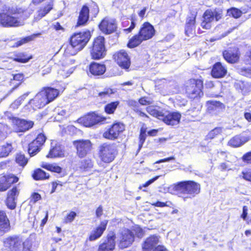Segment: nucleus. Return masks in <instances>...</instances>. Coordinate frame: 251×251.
Listing matches in <instances>:
<instances>
[{
	"mask_svg": "<svg viewBox=\"0 0 251 251\" xmlns=\"http://www.w3.org/2000/svg\"><path fill=\"white\" fill-rule=\"evenodd\" d=\"M25 12L24 8L16 5L5 7L0 12V25L4 27H15L23 25L20 19Z\"/></svg>",
	"mask_w": 251,
	"mask_h": 251,
	"instance_id": "obj_1",
	"label": "nucleus"
},
{
	"mask_svg": "<svg viewBox=\"0 0 251 251\" xmlns=\"http://www.w3.org/2000/svg\"><path fill=\"white\" fill-rule=\"evenodd\" d=\"M90 38L91 34L89 31L74 33L71 37L70 45L65 49V53L75 55L86 46Z\"/></svg>",
	"mask_w": 251,
	"mask_h": 251,
	"instance_id": "obj_2",
	"label": "nucleus"
},
{
	"mask_svg": "<svg viewBox=\"0 0 251 251\" xmlns=\"http://www.w3.org/2000/svg\"><path fill=\"white\" fill-rule=\"evenodd\" d=\"M155 32L154 27L150 23H144L141 26L138 34L130 39L127 45L128 47L133 48L138 46L143 41L152 38Z\"/></svg>",
	"mask_w": 251,
	"mask_h": 251,
	"instance_id": "obj_3",
	"label": "nucleus"
},
{
	"mask_svg": "<svg viewBox=\"0 0 251 251\" xmlns=\"http://www.w3.org/2000/svg\"><path fill=\"white\" fill-rule=\"evenodd\" d=\"M175 187L176 190L180 192L179 196L184 201L193 198L200 192V185L193 181L181 182Z\"/></svg>",
	"mask_w": 251,
	"mask_h": 251,
	"instance_id": "obj_4",
	"label": "nucleus"
},
{
	"mask_svg": "<svg viewBox=\"0 0 251 251\" xmlns=\"http://www.w3.org/2000/svg\"><path fill=\"white\" fill-rule=\"evenodd\" d=\"M203 82L201 79H191L185 84V93L187 97L194 99L203 95Z\"/></svg>",
	"mask_w": 251,
	"mask_h": 251,
	"instance_id": "obj_5",
	"label": "nucleus"
},
{
	"mask_svg": "<svg viewBox=\"0 0 251 251\" xmlns=\"http://www.w3.org/2000/svg\"><path fill=\"white\" fill-rule=\"evenodd\" d=\"M104 40V38L102 36H99L94 40L90 50L91 55L93 59H100L103 58L105 55Z\"/></svg>",
	"mask_w": 251,
	"mask_h": 251,
	"instance_id": "obj_6",
	"label": "nucleus"
},
{
	"mask_svg": "<svg viewBox=\"0 0 251 251\" xmlns=\"http://www.w3.org/2000/svg\"><path fill=\"white\" fill-rule=\"evenodd\" d=\"M100 154L101 160L105 163L112 161L115 156L116 148L114 144L104 143L100 148Z\"/></svg>",
	"mask_w": 251,
	"mask_h": 251,
	"instance_id": "obj_7",
	"label": "nucleus"
},
{
	"mask_svg": "<svg viewBox=\"0 0 251 251\" xmlns=\"http://www.w3.org/2000/svg\"><path fill=\"white\" fill-rule=\"evenodd\" d=\"M73 143L76 148V153L80 158L85 156L92 148V144L88 140H76Z\"/></svg>",
	"mask_w": 251,
	"mask_h": 251,
	"instance_id": "obj_8",
	"label": "nucleus"
},
{
	"mask_svg": "<svg viewBox=\"0 0 251 251\" xmlns=\"http://www.w3.org/2000/svg\"><path fill=\"white\" fill-rule=\"evenodd\" d=\"M119 238V247L124 249L130 246L134 240L133 233L128 229L122 230Z\"/></svg>",
	"mask_w": 251,
	"mask_h": 251,
	"instance_id": "obj_9",
	"label": "nucleus"
},
{
	"mask_svg": "<svg viewBox=\"0 0 251 251\" xmlns=\"http://www.w3.org/2000/svg\"><path fill=\"white\" fill-rule=\"evenodd\" d=\"M23 241L18 236H10L4 239L3 244L5 248L11 251H20Z\"/></svg>",
	"mask_w": 251,
	"mask_h": 251,
	"instance_id": "obj_10",
	"label": "nucleus"
},
{
	"mask_svg": "<svg viewBox=\"0 0 251 251\" xmlns=\"http://www.w3.org/2000/svg\"><path fill=\"white\" fill-rule=\"evenodd\" d=\"M125 130V126L121 123H115L103 134V136L107 139H117L119 134Z\"/></svg>",
	"mask_w": 251,
	"mask_h": 251,
	"instance_id": "obj_11",
	"label": "nucleus"
},
{
	"mask_svg": "<svg viewBox=\"0 0 251 251\" xmlns=\"http://www.w3.org/2000/svg\"><path fill=\"white\" fill-rule=\"evenodd\" d=\"M12 122L13 129L17 132L25 131L32 127L34 125L32 121H27L16 118H13Z\"/></svg>",
	"mask_w": 251,
	"mask_h": 251,
	"instance_id": "obj_12",
	"label": "nucleus"
},
{
	"mask_svg": "<svg viewBox=\"0 0 251 251\" xmlns=\"http://www.w3.org/2000/svg\"><path fill=\"white\" fill-rule=\"evenodd\" d=\"M46 140L44 134L40 133L37 138L29 144L28 153L30 156L35 155L40 151V147L44 144Z\"/></svg>",
	"mask_w": 251,
	"mask_h": 251,
	"instance_id": "obj_13",
	"label": "nucleus"
},
{
	"mask_svg": "<svg viewBox=\"0 0 251 251\" xmlns=\"http://www.w3.org/2000/svg\"><path fill=\"white\" fill-rule=\"evenodd\" d=\"M114 59L122 68L127 69L130 65V58L127 52L121 50L115 53L114 55Z\"/></svg>",
	"mask_w": 251,
	"mask_h": 251,
	"instance_id": "obj_14",
	"label": "nucleus"
},
{
	"mask_svg": "<svg viewBox=\"0 0 251 251\" xmlns=\"http://www.w3.org/2000/svg\"><path fill=\"white\" fill-rule=\"evenodd\" d=\"M105 118H102L95 113L88 114L83 117L80 118L78 120L79 123H82L86 127H90L96 124L102 122Z\"/></svg>",
	"mask_w": 251,
	"mask_h": 251,
	"instance_id": "obj_15",
	"label": "nucleus"
},
{
	"mask_svg": "<svg viewBox=\"0 0 251 251\" xmlns=\"http://www.w3.org/2000/svg\"><path fill=\"white\" fill-rule=\"evenodd\" d=\"M100 30L105 34H111L116 31L117 24L115 20L104 18L99 25Z\"/></svg>",
	"mask_w": 251,
	"mask_h": 251,
	"instance_id": "obj_16",
	"label": "nucleus"
},
{
	"mask_svg": "<svg viewBox=\"0 0 251 251\" xmlns=\"http://www.w3.org/2000/svg\"><path fill=\"white\" fill-rule=\"evenodd\" d=\"M160 120L163 121L168 125H176L180 121L181 115L178 112H166L163 113L160 116Z\"/></svg>",
	"mask_w": 251,
	"mask_h": 251,
	"instance_id": "obj_17",
	"label": "nucleus"
},
{
	"mask_svg": "<svg viewBox=\"0 0 251 251\" xmlns=\"http://www.w3.org/2000/svg\"><path fill=\"white\" fill-rule=\"evenodd\" d=\"M44 91H41L34 98L29 101V104L34 109H39L48 104V100L45 97Z\"/></svg>",
	"mask_w": 251,
	"mask_h": 251,
	"instance_id": "obj_18",
	"label": "nucleus"
},
{
	"mask_svg": "<svg viewBox=\"0 0 251 251\" xmlns=\"http://www.w3.org/2000/svg\"><path fill=\"white\" fill-rule=\"evenodd\" d=\"M107 223V220L101 221L100 224L91 232L89 240L90 241H93L100 238L106 229Z\"/></svg>",
	"mask_w": 251,
	"mask_h": 251,
	"instance_id": "obj_19",
	"label": "nucleus"
},
{
	"mask_svg": "<svg viewBox=\"0 0 251 251\" xmlns=\"http://www.w3.org/2000/svg\"><path fill=\"white\" fill-rule=\"evenodd\" d=\"M160 242V237L152 235L146 238L142 244L143 250L150 251L155 248Z\"/></svg>",
	"mask_w": 251,
	"mask_h": 251,
	"instance_id": "obj_20",
	"label": "nucleus"
},
{
	"mask_svg": "<svg viewBox=\"0 0 251 251\" xmlns=\"http://www.w3.org/2000/svg\"><path fill=\"white\" fill-rule=\"evenodd\" d=\"M19 195V191L17 187H14L9 191L7 194L6 204L7 207L10 209H14L16 206V199Z\"/></svg>",
	"mask_w": 251,
	"mask_h": 251,
	"instance_id": "obj_21",
	"label": "nucleus"
},
{
	"mask_svg": "<svg viewBox=\"0 0 251 251\" xmlns=\"http://www.w3.org/2000/svg\"><path fill=\"white\" fill-rule=\"evenodd\" d=\"M223 55L225 59L230 63L237 62L239 59L240 54L238 50L235 49L233 50H226L223 52Z\"/></svg>",
	"mask_w": 251,
	"mask_h": 251,
	"instance_id": "obj_22",
	"label": "nucleus"
},
{
	"mask_svg": "<svg viewBox=\"0 0 251 251\" xmlns=\"http://www.w3.org/2000/svg\"><path fill=\"white\" fill-rule=\"evenodd\" d=\"M74 64V61L72 60L67 59L65 64L59 70L58 74L63 77L69 76L74 71V67H70V65Z\"/></svg>",
	"mask_w": 251,
	"mask_h": 251,
	"instance_id": "obj_23",
	"label": "nucleus"
},
{
	"mask_svg": "<svg viewBox=\"0 0 251 251\" xmlns=\"http://www.w3.org/2000/svg\"><path fill=\"white\" fill-rule=\"evenodd\" d=\"M245 62L247 65L249 66L241 68L240 73L243 75L251 78V50L246 52Z\"/></svg>",
	"mask_w": 251,
	"mask_h": 251,
	"instance_id": "obj_24",
	"label": "nucleus"
},
{
	"mask_svg": "<svg viewBox=\"0 0 251 251\" xmlns=\"http://www.w3.org/2000/svg\"><path fill=\"white\" fill-rule=\"evenodd\" d=\"M115 236H108L107 239L99 246V251H112L115 247Z\"/></svg>",
	"mask_w": 251,
	"mask_h": 251,
	"instance_id": "obj_25",
	"label": "nucleus"
},
{
	"mask_svg": "<svg viewBox=\"0 0 251 251\" xmlns=\"http://www.w3.org/2000/svg\"><path fill=\"white\" fill-rule=\"evenodd\" d=\"M226 73V70L220 62H217L213 66L211 72L212 75L215 78L223 77Z\"/></svg>",
	"mask_w": 251,
	"mask_h": 251,
	"instance_id": "obj_26",
	"label": "nucleus"
},
{
	"mask_svg": "<svg viewBox=\"0 0 251 251\" xmlns=\"http://www.w3.org/2000/svg\"><path fill=\"white\" fill-rule=\"evenodd\" d=\"M106 70L104 65L97 63H92L90 65L89 71L94 75H102Z\"/></svg>",
	"mask_w": 251,
	"mask_h": 251,
	"instance_id": "obj_27",
	"label": "nucleus"
},
{
	"mask_svg": "<svg viewBox=\"0 0 251 251\" xmlns=\"http://www.w3.org/2000/svg\"><path fill=\"white\" fill-rule=\"evenodd\" d=\"M42 91H44L45 97L48 100V103L53 101L59 95V91L57 89L51 87H47L44 88Z\"/></svg>",
	"mask_w": 251,
	"mask_h": 251,
	"instance_id": "obj_28",
	"label": "nucleus"
},
{
	"mask_svg": "<svg viewBox=\"0 0 251 251\" xmlns=\"http://www.w3.org/2000/svg\"><path fill=\"white\" fill-rule=\"evenodd\" d=\"M213 11L206 10L203 16V20L201 24V26L205 29H209L211 25L210 23L214 20Z\"/></svg>",
	"mask_w": 251,
	"mask_h": 251,
	"instance_id": "obj_29",
	"label": "nucleus"
},
{
	"mask_svg": "<svg viewBox=\"0 0 251 251\" xmlns=\"http://www.w3.org/2000/svg\"><path fill=\"white\" fill-rule=\"evenodd\" d=\"M89 8L87 6H83L80 11L77 25H84L89 18Z\"/></svg>",
	"mask_w": 251,
	"mask_h": 251,
	"instance_id": "obj_30",
	"label": "nucleus"
},
{
	"mask_svg": "<svg viewBox=\"0 0 251 251\" xmlns=\"http://www.w3.org/2000/svg\"><path fill=\"white\" fill-rule=\"evenodd\" d=\"M64 156V151L63 147L60 145H56L51 149L49 153L47 155V157L53 158Z\"/></svg>",
	"mask_w": 251,
	"mask_h": 251,
	"instance_id": "obj_31",
	"label": "nucleus"
},
{
	"mask_svg": "<svg viewBox=\"0 0 251 251\" xmlns=\"http://www.w3.org/2000/svg\"><path fill=\"white\" fill-rule=\"evenodd\" d=\"M9 227V221L6 213L3 211H0V230L5 232Z\"/></svg>",
	"mask_w": 251,
	"mask_h": 251,
	"instance_id": "obj_32",
	"label": "nucleus"
},
{
	"mask_svg": "<svg viewBox=\"0 0 251 251\" xmlns=\"http://www.w3.org/2000/svg\"><path fill=\"white\" fill-rule=\"evenodd\" d=\"M247 140H245L240 135H236L232 138L228 142V145L233 147L237 148L243 145Z\"/></svg>",
	"mask_w": 251,
	"mask_h": 251,
	"instance_id": "obj_33",
	"label": "nucleus"
},
{
	"mask_svg": "<svg viewBox=\"0 0 251 251\" xmlns=\"http://www.w3.org/2000/svg\"><path fill=\"white\" fill-rule=\"evenodd\" d=\"M93 163L89 158L81 160L79 163V168L81 171H87L93 168Z\"/></svg>",
	"mask_w": 251,
	"mask_h": 251,
	"instance_id": "obj_34",
	"label": "nucleus"
},
{
	"mask_svg": "<svg viewBox=\"0 0 251 251\" xmlns=\"http://www.w3.org/2000/svg\"><path fill=\"white\" fill-rule=\"evenodd\" d=\"M195 18L196 15L192 14L191 17H190L187 19L186 25L185 27L186 34L188 35L189 33L191 32L194 28Z\"/></svg>",
	"mask_w": 251,
	"mask_h": 251,
	"instance_id": "obj_35",
	"label": "nucleus"
},
{
	"mask_svg": "<svg viewBox=\"0 0 251 251\" xmlns=\"http://www.w3.org/2000/svg\"><path fill=\"white\" fill-rule=\"evenodd\" d=\"M41 35V33H36L33 34L30 36L26 37L21 39L20 41H17L15 43V44L13 46V47H18L26 43L29 41H32L34 40L36 37L39 36Z\"/></svg>",
	"mask_w": 251,
	"mask_h": 251,
	"instance_id": "obj_36",
	"label": "nucleus"
},
{
	"mask_svg": "<svg viewBox=\"0 0 251 251\" xmlns=\"http://www.w3.org/2000/svg\"><path fill=\"white\" fill-rule=\"evenodd\" d=\"M12 150L11 144L6 143L0 147V157L7 156Z\"/></svg>",
	"mask_w": 251,
	"mask_h": 251,
	"instance_id": "obj_37",
	"label": "nucleus"
},
{
	"mask_svg": "<svg viewBox=\"0 0 251 251\" xmlns=\"http://www.w3.org/2000/svg\"><path fill=\"white\" fill-rule=\"evenodd\" d=\"M123 26L126 27L125 28L124 30L125 32H127L128 33L130 32L135 27L136 25L135 19L132 17L130 21H125L123 23Z\"/></svg>",
	"mask_w": 251,
	"mask_h": 251,
	"instance_id": "obj_38",
	"label": "nucleus"
},
{
	"mask_svg": "<svg viewBox=\"0 0 251 251\" xmlns=\"http://www.w3.org/2000/svg\"><path fill=\"white\" fill-rule=\"evenodd\" d=\"M42 167L50 171L60 174L61 173L62 168L56 164H43Z\"/></svg>",
	"mask_w": 251,
	"mask_h": 251,
	"instance_id": "obj_39",
	"label": "nucleus"
},
{
	"mask_svg": "<svg viewBox=\"0 0 251 251\" xmlns=\"http://www.w3.org/2000/svg\"><path fill=\"white\" fill-rule=\"evenodd\" d=\"M119 104V102L118 101L108 103L105 106V111L108 114H112L114 112Z\"/></svg>",
	"mask_w": 251,
	"mask_h": 251,
	"instance_id": "obj_40",
	"label": "nucleus"
},
{
	"mask_svg": "<svg viewBox=\"0 0 251 251\" xmlns=\"http://www.w3.org/2000/svg\"><path fill=\"white\" fill-rule=\"evenodd\" d=\"M33 177L36 180H39L48 178L49 175L47 176L46 172L42 170L38 169L34 171Z\"/></svg>",
	"mask_w": 251,
	"mask_h": 251,
	"instance_id": "obj_41",
	"label": "nucleus"
},
{
	"mask_svg": "<svg viewBox=\"0 0 251 251\" xmlns=\"http://www.w3.org/2000/svg\"><path fill=\"white\" fill-rule=\"evenodd\" d=\"M31 57H27L26 54L23 53H19L16 55H15V57L14 58V60L21 62V63H26L28 61Z\"/></svg>",
	"mask_w": 251,
	"mask_h": 251,
	"instance_id": "obj_42",
	"label": "nucleus"
},
{
	"mask_svg": "<svg viewBox=\"0 0 251 251\" xmlns=\"http://www.w3.org/2000/svg\"><path fill=\"white\" fill-rule=\"evenodd\" d=\"M147 111L148 113H149L150 115L157 118L158 119L160 120V118L161 117L160 116H162V112L158 111L155 109V107L153 106H149L147 107L146 108Z\"/></svg>",
	"mask_w": 251,
	"mask_h": 251,
	"instance_id": "obj_43",
	"label": "nucleus"
},
{
	"mask_svg": "<svg viewBox=\"0 0 251 251\" xmlns=\"http://www.w3.org/2000/svg\"><path fill=\"white\" fill-rule=\"evenodd\" d=\"M28 93H25L15 100L10 105V108L15 109L21 104L22 101L27 97Z\"/></svg>",
	"mask_w": 251,
	"mask_h": 251,
	"instance_id": "obj_44",
	"label": "nucleus"
},
{
	"mask_svg": "<svg viewBox=\"0 0 251 251\" xmlns=\"http://www.w3.org/2000/svg\"><path fill=\"white\" fill-rule=\"evenodd\" d=\"M227 14L233 18H238L241 16L242 12L237 8L232 7L227 10Z\"/></svg>",
	"mask_w": 251,
	"mask_h": 251,
	"instance_id": "obj_45",
	"label": "nucleus"
},
{
	"mask_svg": "<svg viewBox=\"0 0 251 251\" xmlns=\"http://www.w3.org/2000/svg\"><path fill=\"white\" fill-rule=\"evenodd\" d=\"M222 132V129L221 127H216L211 130L207 135L206 138L212 139L217 135L220 134Z\"/></svg>",
	"mask_w": 251,
	"mask_h": 251,
	"instance_id": "obj_46",
	"label": "nucleus"
},
{
	"mask_svg": "<svg viewBox=\"0 0 251 251\" xmlns=\"http://www.w3.org/2000/svg\"><path fill=\"white\" fill-rule=\"evenodd\" d=\"M114 93L112 89L106 88L104 89L103 91L100 92L98 96L101 99H106L109 98L111 95L113 94Z\"/></svg>",
	"mask_w": 251,
	"mask_h": 251,
	"instance_id": "obj_47",
	"label": "nucleus"
},
{
	"mask_svg": "<svg viewBox=\"0 0 251 251\" xmlns=\"http://www.w3.org/2000/svg\"><path fill=\"white\" fill-rule=\"evenodd\" d=\"M52 3H50L46 5L43 9L38 11V16L40 18H42L47 14L52 9Z\"/></svg>",
	"mask_w": 251,
	"mask_h": 251,
	"instance_id": "obj_48",
	"label": "nucleus"
},
{
	"mask_svg": "<svg viewBox=\"0 0 251 251\" xmlns=\"http://www.w3.org/2000/svg\"><path fill=\"white\" fill-rule=\"evenodd\" d=\"M15 159L16 162L22 166L25 165L27 162V159L25 157V155L21 153L17 154Z\"/></svg>",
	"mask_w": 251,
	"mask_h": 251,
	"instance_id": "obj_49",
	"label": "nucleus"
},
{
	"mask_svg": "<svg viewBox=\"0 0 251 251\" xmlns=\"http://www.w3.org/2000/svg\"><path fill=\"white\" fill-rule=\"evenodd\" d=\"M24 76L22 74H16L13 76V80H11V83L14 84V81L16 80L18 81V82L15 84V86L12 88V90L15 89L19 86V85L21 84L20 81L22 80Z\"/></svg>",
	"mask_w": 251,
	"mask_h": 251,
	"instance_id": "obj_50",
	"label": "nucleus"
},
{
	"mask_svg": "<svg viewBox=\"0 0 251 251\" xmlns=\"http://www.w3.org/2000/svg\"><path fill=\"white\" fill-rule=\"evenodd\" d=\"M6 180V176L0 177V191H4L9 188Z\"/></svg>",
	"mask_w": 251,
	"mask_h": 251,
	"instance_id": "obj_51",
	"label": "nucleus"
},
{
	"mask_svg": "<svg viewBox=\"0 0 251 251\" xmlns=\"http://www.w3.org/2000/svg\"><path fill=\"white\" fill-rule=\"evenodd\" d=\"M131 231L134 235L135 234L138 238H142L144 236L143 229L139 226H135Z\"/></svg>",
	"mask_w": 251,
	"mask_h": 251,
	"instance_id": "obj_52",
	"label": "nucleus"
},
{
	"mask_svg": "<svg viewBox=\"0 0 251 251\" xmlns=\"http://www.w3.org/2000/svg\"><path fill=\"white\" fill-rule=\"evenodd\" d=\"M89 11L93 17H96L99 11L98 6L95 3H92L89 9Z\"/></svg>",
	"mask_w": 251,
	"mask_h": 251,
	"instance_id": "obj_53",
	"label": "nucleus"
},
{
	"mask_svg": "<svg viewBox=\"0 0 251 251\" xmlns=\"http://www.w3.org/2000/svg\"><path fill=\"white\" fill-rule=\"evenodd\" d=\"M7 127L0 124V140L3 139L6 136Z\"/></svg>",
	"mask_w": 251,
	"mask_h": 251,
	"instance_id": "obj_54",
	"label": "nucleus"
},
{
	"mask_svg": "<svg viewBox=\"0 0 251 251\" xmlns=\"http://www.w3.org/2000/svg\"><path fill=\"white\" fill-rule=\"evenodd\" d=\"M6 182H7L9 187L10 186L11 184L14 183H16L18 180V178L14 175H9L6 176Z\"/></svg>",
	"mask_w": 251,
	"mask_h": 251,
	"instance_id": "obj_55",
	"label": "nucleus"
},
{
	"mask_svg": "<svg viewBox=\"0 0 251 251\" xmlns=\"http://www.w3.org/2000/svg\"><path fill=\"white\" fill-rule=\"evenodd\" d=\"M242 161L248 164H251V151L245 153L242 157Z\"/></svg>",
	"mask_w": 251,
	"mask_h": 251,
	"instance_id": "obj_56",
	"label": "nucleus"
},
{
	"mask_svg": "<svg viewBox=\"0 0 251 251\" xmlns=\"http://www.w3.org/2000/svg\"><path fill=\"white\" fill-rule=\"evenodd\" d=\"M146 137V134L145 131H144L142 130H141L140 134L139 136L140 141H139V150H140L141 148H142V145L145 141Z\"/></svg>",
	"mask_w": 251,
	"mask_h": 251,
	"instance_id": "obj_57",
	"label": "nucleus"
},
{
	"mask_svg": "<svg viewBox=\"0 0 251 251\" xmlns=\"http://www.w3.org/2000/svg\"><path fill=\"white\" fill-rule=\"evenodd\" d=\"M76 214V213L72 211L66 217L65 221L66 223H70L72 222L75 217Z\"/></svg>",
	"mask_w": 251,
	"mask_h": 251,
	"instance_id": "obj_58",
	"label": "nucleus"
},
{
	"mask_svg": "<svg viewBox=\"0 0 251 251\" xmlns=\"http://www.w3.org/2000/svg\"><path fill=\"white\" fill-rule=\"evenodd\" d=\"M242 177L245 180L250 181L251 182V170H249L246 172H242Z\"/></svg>",
	"mask_w": 251,
	"mask_h": 251,
	"instance_id": "obj_59",
	"label": "nucleus"
},
{
	"mask_svg": "<svg viewBox=\"0 0 251 251\" xmlns=\"http://www.w3.org/2000/svg\"><path fill=\"white\" fill-rule=\"evenodd\" d=\"M159 176H156L153 177V178L148 180L145 184H143V185H140L139 186V188L140 189H141L142 187H148V186H149L150 185L152 184L153 182H154L155 180H156L159 177Z\"/></svg>",
	"mask_w": 251,
	"mask_h": 251,
	"instance_id": "obj_60",
	"label": "nucleus"
},
{
	"mask_svg": "<svg viewBox=\"0 0 251 251\" xmlns=\"http://www.w3.org/2000/svg\"><path fill=\"white\" fill-rule=\"evenodd\" d=\"M22 247L23 251H32L31 250V245L29 241L23 242Z\"/></svg>",
	"mask_w": 251,
	"mask_h": 251,
	"instance_id": "obj_61",
	"label": "nucleus"
},
{
	"mask_svg": "<svg viewBox=\"0 0 251 251\" xmlns=\"http://www.w3.org/2000/svg\"><path fill=\"white\" fill-rule=\"evenodd\" d=\"M139 102L140 104L143 105L150 104L152 103L151 101L149 99L146 97L141 98L139 100Z\"/></svg>",
	"mask_w": 251,
	"mask_h": 251,
	"instance_id": "obj_62",
	"label": "nucleus"
},
{
	"mask_svg": "<svg viewBox=\"0 0 251 251\" xmlns=\"http://www.w3.org/2000/svg\"><path fill=\"white\" fill-rule=\"evenodd\" d=\"M41 199V196L36 193H33L30 199V202H33V203H35L38 200Z\"/></svg>",
	"mask_w": 251,
	"mask_h": 251,
	"instance_id": "obj_63",
	"label": "nucleus"
},
{
	"mask_svg": "<svg viewBox=\"0 0 251 251\" xmlns=\"http://www.w3.org/2000/svg\"><path fill=\"white\" fill-rule=\"evenodd\" d=\"M209 104L210 105L209 106L208 108H210L211 107V109H213L214 107H218L221 104V103L219 101H208Z\"/></svg>",
	"mask_w": 251,
	"mask_h": 251,
	"instance_id": "obj_64",
	"label": "nucleus"
}]
</instances>
